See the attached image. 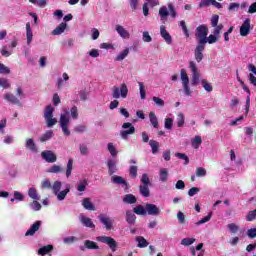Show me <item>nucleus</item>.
<instances>
[{
    "mask_svg": "<svg viewBox=\"0 0 256 256\" xmlns=\"http://www.w3.org/2000/svg\"><path fill=\"white\" fill-rule=\"evenodd\" d=\"M61 187H63V183L57 180L52 184L51 190L58 201H65V197H67V195H69V192L71 191V186L67 185L66 188L62 191Z\"/></svg>",
    "mask_w": 256,
    "mask_h": 256,
    "instance_id": "f257e3e1",
    "label": "nucleus"
},
{
    "mask_svg": "<svg viewBox=\"0 0 256 256\" xmlns=\"http://www.w3.org/2000/svg\"><path fill=\"white\" fill-rule=\"evenodd\" d=\"M69 121L71 119L69 118V110L64 109L63 112L60 114V127L62 129V132L66 137H69L71 135V131H69Z\"/></svg>",
    "mask_w": 256,
    "mask_h": 256,
    "instance_id": "f03ea898",
    "label": "nucleus"
},
{
    "mask_svg": "<svg viewBox=\"0 0 256 256\" xmlns=\"http://www.w3.org/2000/svg\"><path fill=\"white\" fill-rule=\"evenodd\" d=\"M207 35H209V28L202 24L196 28L195 37L198 39V45H207Z\"/></svg>",
    "mask_w": 256,
    "mask_h": 256,
    "instance_id": "7ed1b4c3",
    "label": "nucleus"
},
{
    "mask_svg": "<svg viewBox=\"0 0 256 256\" xmlns=\"http://www.w3.org/2000/svg\"><path fill=\"white\" fill-rule=\"evenodd\" d=\"M129 94V88L127 84L122 83L120 87L114 86L112 88V97L113 99H127V95Z\"/></svg>",
    "mask_w": 256,
    "mask_h": 256,
    "instance_id": "20e7f679",
    "label": "nucleus"
},
{
    "mask_svg": "<svg viewBox=\"0 0 256 256\" xmlns=\"http://www.w3.org/2000/svg\"><path fill=\"white\" fill-rule=\"evenodd\" d=\"M54 111H55V108H53V106L51 105L47 106L44 111V119L46 121V125L48 128H51L54 125H57V118H53Z\"/></svg>",
    "mask_w": 256,
    "mask_h": 256,
    "instance_id": "39448f33",
    "label": "nucleus"
},
{
    "mask_svg": "<svg viewBox=\"0 0 256 256\" xmlns=\"http://www.w3.org/2000/svg\"><path fill=\"white\" fill-rule=\"evenodd\" d=\"M122 129L125 130L120 131V137L124 139V141H127V139H129V135H135V126H133L131 122H125L122 125Z\"/></svg>",
    "mask_w": 256,
    "mask_h": 256,
    "instance_id": "423d86ee",
    "label": "nucleus"
},
{
    "mask_svg": "<svg viewBox=\"0 0 256 256\" xmlns=\"http://www.w3.org/2000/svg\"><path fill=\"white\" fill-rule=\"evenodd\" d=\"M96 240L99 241V243H104L105 245H108L112 253H115V251H117V247H118L117 241H115V239H113L112 237L98 236Z\"/></svg>",
    "mask_w": 256,
    "mask_h": 256,
    "instance_id": "0eeeda50",
    "label": "nucleus"
},
{
    "mask_svg": "<svg viewBox=\"0 0 256 256\" xmlns=\"http://www.w3.org/2000/svg\"><path fill=\"white\" fill-rule=\"evenodd\" d=\"M189 69L192 73V85H198L200 74H199V68H197V63H195V61H190Z\"/></svg>",
    "mask_w": 256,
    "mask_h": 256,
    "instance_id": "6e6552de",
    "label": "nucleus"
},
{
    "mask_svg": "<svg viewBox=\"0 0 256 256\" xmlns=\"http://www.w3.org/2000/svg\"><path fill=\"white\" fill-rule=\"evenodd\" d=\"M98 219L102 225H104L105 229L107 231H111L113 229V223H115V220L113 218L109 217L107 214H100L98 216Z\"/></svg>",
    "mask_w": 256,
    "mask_h": 256,
    "instance_id": "1a4fd4ad",
    "label": "nucleus"
},
{
    "mask_svg": "<svg viewBox=\"0 0 256 256\" xmlns=\"http://www.w3.org/2000/svg\"><path fill=\"white\" fill-rule=\"evenodd\" d=\"M41 157L46 163H56L57 155L51 150H45L41 152Z\"/></svg>",
    "mask_w": 256,
    "mask_h": 256,
    "instance_id": "9d476101",
    "label": "nucleus"
},
{
    "mask_svg": "<svg viewBox=\"0 0 256 256\" xmlns=\"http://www.w3.org/2000/svg\"><path fill=\"white\" fill-rule=\"evenodd\" d=\"M250 31H251V19L246 18L240 27L241 37H247V35H249Z\"/></svg>",
    "mask_w": 256,
    "mask_h": 256,
    "instance_id": "9b49d317",
    "label": "nucleus"
},
{
    "mask_svg": "<svg viewBox=\"0 0 256 256\" xmlns=\"http://www.w3.org/2000/svg\"><path fill=\"white\" fill-rule=\"evenodd\" d=\"M41 225H43V222H41V220L34 222L26 231L25 237H33V235H35V232L41 229Z\"/></svg>",
    "mask_w": 256,
    "mask_h": 256,
    "instance_id": "f8f14e48",
    "label": "nucleus"
},
{
    "mask_svg": "<svg viewBox=\"0 0 256 256\" xmlns=\"http://www.w3.org/2000/svg\"><path fill=\"white\" fill-rule=\"evenodd\" d=\"M203 51H205V44H197L194 50V57L197 63L203 61Z\"/></svg>",
    "mask_w": 256,
    "mask_h": 256,
    "instance_id": "ddd939ff",
    "label": "nucleus"
},
{
    "mask_svg": "<svg viewBox=\"0 0 256 256\" xmlns=\"http://www.w3.org/2000/svg\"><path fill=\"white\" fill-rule=\"evenodd\" d=\"M160 36L164 39L167 45H171V43H173V37H171V34L167 31L165 25L160 26Z\"/></svg>",
    "mask_w": 256,
    "mask_h": 256,
    "instance_id": "4468645a",
    "label": "nucleus"
},
{
    "mask_svg": "<svg viewBox=\"0 0 256 256\" xmlns=\"http://www.w3.org/2000/svg\"><path fill=\"white\" fill-rule=\"evenodd\" d=\"M116 33L120 35L121 39H130L131 38V33L128 32V30L125 29V27L121 25H116L115 27Z\"/></svg>",
    "mask_w": 256,
    "mask_h": 256,
    "instance_id": "2eb2a0df",
    "label": "nucleus"
},
{
    "mask_svg": "<svg viewBox=\"0 0 256 256\" xmlns=\"http://www.w3.org/2000/svg\"><path fill=\"white\" fill-rule=\"evenodd\" d=\"M146 213L148 215L157 216V215L161 214V210L159 209V207H157V205L147 203L146 204Z\"/></svg>",
    "mask_w": 256,
    "mask_h": 256,
    "instance_id": "dca6fc26",
    "label": "nucleus"
},
{
    "mask_svg": "<svg viewBox=\"0 0 256 256\" xmlns=\"http://www.w3.org/2000/svg\"><path fill=\"white\" fill-rule=\"evenodd\" d=\"M80 223H82L84 227H88L89 229H95V224L93 223V220L83 214L80 215Z\"/></svg>",
    "mask_w": 256,
    "mask_h": 256,
    "instance_id": "f3484780",
    "label": "nucleus"
},
{
    "mask_svg": "<svg viewBox=\"0 0 256 256\" xmlns=\"http://www.w3.org/2000/svg\"><path fill=\"white\" fill-rule=\"evenodd\" d=\"M80 249L81 251H85V249L97 250L99 249V245H97L95 242L91 240H85L84 246H81Z\"/></svg>",
    "mask_w": 256,
    "mask_h": 256,
    "instance_id": "a211bd4d",
    "label": "nucleus"
},
{
    "mask_svg": "<svg viewBox=\"0 0 256 256\" xmlns=\"http://www.w3.org/2000/svg\"><path fill=\"white\" fill-rule=\"evenodd\" d=\"M82 207H84L86 211H95V204L91 202V198H83Z\"/></svg>",
    "mask_w": 256,
    "mask_h": 256,
    "instance_id": "6ab92c4d",
    "label": "nucleus"
},
{
    "mask_svg": "<svg viewBox=\"0 0 256 256\" xmlns=\"http://www.w3.org/2000/svg\"><path fill=\"white\" fill-rule=\"evenodd\" d=\"M25 147L32 153H37V145L35 144V140L33 138H28L25 141Z\"/></svg>",
    "mask_w": 256,
    "mask_h": 256,
    "instance_id": "aec40b11",
    "label": "nucleus"
},
{
    "mask_svg": "<svg viewBox=\"0 0 256 256\" xmlns=\"http://www.w3.org/2000/svg\"><path fill=\"white\" fill-rule=\"evenodd\" d=\"M107 167L109 175H114V173H117V162H115V160L109 159L107 161Z\"/></svg>",
    "mask_w": 256,
    "mask_h": 256,
    "instance_id": "412c9836",
    "label": "nucleus"
},
{
    "mask_svg": "<svg viewBox=\"0 0 256 256\" xmlns=\"http://www.w3.org/2000/svg\"><path fill=\"white\" fill-rule=\"evenodd\" d=\"M26 39H27V45H31L33 42V29H31V23H26Z\"/></svg>",
    "mask_w": 256,
    "mask_h": 256,
    "instance_id": "4be33fe9",
    "label": "nucleus"
},
{
    "mask_svg": "<svg viewBox=\"0 0 256 256\" xmlns=\"http://www.w3.org/2000/svg\"><path fill=\"white\" fill-rule=\"evenodd\" d=\"M135 221H137V216H135V213L131 210L126 211V223L128 225H135Z\"/></svg>",
    "mask_w": 256,
    "mask_h": 256,
    "instance_id": "5701e85b",
    "label": "nucleus"
},
{
    "mask_svg": "<svg viewBox=\"0 0 256 256\" xmlns=\"http://www.w3.org/2000/svg\"><path fill=\"white\" fill-rule=\"evenodd\" d=\"M65 29H67V23L62 22L52 31V35H63Z\"/></svg>",
    "mask_w": 256,
    "mask_h": 256,
    "instance_id": "b1692460",
    "label": "nucleus"
},
{
    "mask_svg": "<svg viewBox=\"0 0 256 256\" xmlns=\"http://www.w3.org/2000/svg\"><path fill=\"white\" fill-rule=\"evenodd\" d=\"M159 15L160 21H162V23H165V21H167V17H169V10L167 9V6L160 7Z\"/></svg>",
    "mask_w": 256,
    "mask_h": 256,
    "instance_id": "393cba45",
    "label": "nucleus"
},
{
    "mask_svg": "<svg viewBox=\"0 0 256 256\" xmlns=\"http://www.w3.org/2000/svg\"><path fill=\"white\" fill-rule=\"evenodd\" d=\"M111 181L115 184V185H124V187H128L127 181H125V179H123V177L121 176H117V175H113L111 177Z\"/></svg>",
    "mask_w": 256,
    "mask_h": 256,
    "instance_id": "a878e982",
    "label": "nucleus"
},
{
    "mask_svg": "<svg viewBox=\"0 0 256 256\" xmlns=\"http://www.w3.org/2000/svg\"><path fill=\"white\" fill-rule=\"evenodd\" d=\"M4 99L9 103H13L14 105H21V101L11 93H7L6 95H4Z\"/></svg>",
    "mask_w": 256,
    "mask_h": 256,
    "instance_id": "bb28decb",
    "label": "nucleus"
},
{
    "mask_svg": "<svg viewBox=\"0 0 256 256\" xmlns=\"http://www.w3.org/2000/svg\"><path fill=\"white\" fill-rule=\"evenodd\" d=\"M28 196L30 199H33L34 201H39L41 199V196L37 193V189L35 187H31L28 190Z\"/></svg>",
    "mask_w": 256,
    "mask_h": 256,
    "instance_id": "cd10ccee",
    "label": "nucleus"
},
{
    "mask_svg": "<svg viewBox=\"0 0 256 256\" xmlns=\"http://www.w3.org/2000/svg\"><path fill=\"white\" fill-rule=\"evenodd\" d=\"M87 185H89V182H87V179L80 180L76 185V189L80 193H83V191L87 189Z\"/></svg>",
    "mask_w": 256,
    "mask_h": 256,
    "instance_id": "c85d7f7f",
    "label": "nucleus"
},
{
    "mask_svg": "<svg viewBox=\"0 0 256 256\" xmlns=\"http://www.w3.org/2000/svg\"><path fill=\"white\" fill-rule=\"evenodd\" d=\"M149 120L154 129H159V120L157 119V115H155L153 112H150Z\"/></svg>",
    "mask_w": 256,
    "mask_h": 256,
    "instance_id": "c756f323",
    "label": "nucleus"
},
{
    "mask_svg": "<svg viewBox=\"0 0 256 256\" xmlns=\"http://www.w3.org/2000/svg\"><path fill=\"white\" fill-rule=\"evenodd\" d=\"M123 202L128 203V205H133V204L137 203V198L133 194H126L123 197Z\"/></svg>",
    "mask_w": 256,
    "mask_h": 256,
    "instance_id": "7c9ffc66",
    "label": "nucleus"
},
{
    "mask_svg": "<svg viewBox=\"0 0 256 256\" xmlns=\"http://www.w3.org/2000/svg\"><path fill=\"white\" fill-rule=\"evenodd\" d=\"M136 241L138 243L137 247L140 249H145V247L149 245V242H147V239H145L143 236L136 237Z\"/></svg>",
    "mask_w": 256,
    "mask_h": 256,
    "instance_id": "2f4dec72",
    "label": "nucleus"
},
{
    "mask_svg": "<svg viewBox=\"0 0 256 256\" xmlns=\"http://www.w3.org/2000/svg\"><path fill=\"white\" fill-rule=\"evenodd\" d=\"M159 177L162 183L167 182V179H169V171H167V168L160 169Z\"/></svg>",
    "mask_w": 256,
    "mask_h": 256,
    "instance_id": "473e14b6",
    "label": "nucleus"
},
{
    "mask_svg": "<svg viewBox=\"0 0 256 256\" xmlns=\"http://www.w3.org/2000/svg\"><path fill=\"white\" fill-rule=\"evenodd\" d=\"M149 187L150 186L143 184L139 186L140 195H142V197H149V195L151 194Z\"/></svg>",
    "mask_w": 256,
    "mask_h": 256,
    "instance_id": "72a5a7b5",
    "label": "nucleus"
},
{
    "mask_svg": "<svg viewBox=\"0 0 256 256\" xmlns=\"http://www.w3.org/2000/svg\"><path fill=\"white\" fill-rule=\"evenodd\" d=\"M53 135H55V134L53 133V130H48V131H46V132H45L44 134H42L41 137H40L41 143H45V141H49V140L53 137Z\"/></svg>",
    "mask_w": 256,
    "mask_h": 256,
    "instance_id": "f704fd0d",
    "label": "nucleus"
},
{
    "mask_svg": "<svg viewBox=\"0 0 256 256\" xmlns=\"http://www.w3.org/2000/svg\"><path fill=\"white\" fill-rule=\"evenodd\" d=\"M47 173H55V174L63 173V167H61L60 165L54 164L47 169Z\"/></svg>",
    "mask_w": 256,
    "mask_h": 256,
    "instance_id": "c9c22d12",
    "label": "nucleus"
},
{
    "mask_svg": "<svg viewBox=\"0 0 256 256\" xmlns=\"http://www.w3.org/2000/svg\"><path fill=\"white\" fill-rule=\"evenodd\" d=\"M129 48L124 49L122 52H120L114 59V61H123L126 59V57L129 55Z\"/></svg>",
    "mask_w": 256,
    "mask_h": 256,
    "instance_id": "e433bc0d",
    "label": "nucleus"
},
{
    "mask_svg": "<svg viewBox=\"0 0 256 256\" xmlns=\"http://www.w3.org/2000/svg\"><path fill=\"white\" fill-rule=\"evenodd\" d=\"M149 145L151 147L152 154L157 155V153H159V142L156 140H150Z\"/></svg>",
    "mask_w": 256,
    "mask_h": 256,
    "instance_id": "4c0bfd02",
    "label": "nucleus"
},
{
    "mask_svg": "<svg viewBox=\"0 0 256 256\" xmlns=\"http://www.w3.org/2000/svg\"><path fill=\"white\" fill-rule=\"evenodd\" d=\"M51 251H53V245H47V246H44V247H41L39 250H38V253L39 255H47L48 253H51Z\"/></svg>",
    "mask_w": 256,
    "mask_h": 256,
    "instance_id": "58836bf2",
    "label": "nucleus"
},
{
    "mask_svg": "<svg viewBox=\"0 0 256 256\" xmlns=\"http://www.w3.org/2000/svg\"><path fill=\"white\" fill-rule=\"evenodd\" d=\"M203 143V139H201V136H195L191 140V145L194 149H199V146Z\"/></svg>",
    "mask_w": 256,
    "mask_h": 256,
    "instance_id": "ea45409f",
    "label": "nucleus"
},
{
    "mask_svg": "<svg viewBox=\"0 0 256 256\" xmlns=\"http://www.w3.org/2000/svg\"><path fill=\"white\" fill-rule=\"evenodd\" d=\"M133 211L136 215H147V209L143 205H138L133 208Z\"/></svg>",
    "mask_w": 256,
    "mask_h": 256,
    "instance_id": "a19ab883",
    "label": "nucleus"
},
{
    "mask_svg": "<svg viewBox=\"0 0 256 256\" xmlns=\"http://www.w3.org/2000/svg\"><path fill=\"white\" fill-rule=\"evenodd\" d=\"M10 201L11 203H15V201H25V196L19 191H14V198L10 199Z\"/></svg>",
    "mask_w": 256,
    "mask_h": 256,
    "instance_id": "79ce46f5",
    "label": "nucleus"
},
{
    "mask_svg": "<svg viewBox=\"0 0 256 256\" xmlns=\"http://www.w3.org/2000/svg\"><path fill=\"white\" fill-rule=\"evenodd\" d=\"M200 83L203 89H205L208 93H211V91H213V86L206 79H202Z\"/></svg>",
    "mask_w": 256,
    "mask_h": 256,
    "instance_id": "37998d69",
    "label": "nucleus"
},
{
    "mask_svg": "<svg viewBox=\"0 0 256 256\" xmlns=\"http://www.w3.org/2000/svg\"><path fill=\"white\" fill-rule=\"evenodd\" d=\"M73 171V159H69L66 166V177L69 179L71 177V173Z\"/></svg>",
    "mask_w": 256,
    "mask_h": 256,
    "instance_id": "c03bdc74",
    "label": "nucleus"
},
{
    "mask_svg": "<svg viewBox=\"0 0 256 256\" xmlns=\"http://www.w3.org/2000/svg\"><path fill=\"white\" fill-rule=\"evenodd\" d=\"M212 215H213V212H210L206 217H204L201 220H199L198 222H196L195 225L197 227H199V225H203L205 223H209V221H211Z\"/></svg>",
    "mask_w": 256,
    "mask_h": 256,
    "instance_id": "a18cd8bd",
    "label": "nucleus"
},
{
    "mask_svg": "<svg viewBox=\"0 0 256 256\" xmlns=\"http://www.w3.org/2000/svg\"><path fill=\"white\" fill-rule=\"evenodd\" d=\"M0 53H1L2 57H11L13 55V50H8L7 46L4 45V46H2Z\"/></svg>",
    "mask_w": 256,
    "mask_h": 256,
    "instance_id": "49530a36",
    "label": "nucleus"
},
{
    "mask_svg": "<svg viewBox=\"0 0 256 256\" xmlns=\"http://www.w3.org/2000/svg\"><path fill=\"white\" fill-rule=\"evenodd\" d=\"M180 79L182 81V85L186 84V83H189V76H187V71L185 69H181Z\"/></svg>",
    "mask_w": 256,
    "mask_h": 256,
    "instance_id": "de8ad7c7",
    "label": "nucleus"
},
{
    "mask_svg": "<svg viewBox=\"0 0 256 256\" xmlns=\"http://www.w3.org/2000/svg\"><path fill=\"white\" fill-rule=\"evenodd\" d=\"M195 241H196L195 238H183L181 240V245H183L184 247H189V245H193Z\"/></svg>",
    "mask_w": 256,
    "mask_h": 256,
    "instance_id": "09e8293b",
    "label": "nucleus"
},
{
    "mask_svg": "<svg viewBox=\"0 0 256 256\" xmlns=\"http://www.w3.org/2000/svg\"><path fill=\"white\" fill-rule=\"evenodd\" d=\"M107 149L112 157H117V148H115V145H113V143H108Z\"/></svg>",
    "mask_w": 256,
    "mask_h": 256,
    "instance_id": "8fccbe9b",
    "label": "nucleus"
},
{
    "mask_svg": "<svg viewBox=\"0 0 256 256\" xmlns=\"http://www.w3.org/2000/svg\"><path fill=\"white\" fill-rule=\"evenodd\" d=\"M183 125H185V115L179 112L177 115V126L183 127Z\"/></svg>",
    "mask_w": 256,
    "mask_h": 256,
    "instance_id": "3c124183",
    "label": "nucleus"
},
{
    "mask_svg": "<svg viewBox=\"0 0 256 256\" xmlns=\"http://www.w3.org/2000/svg\"><path fill=\"white\" fill-rule=\"evenodd\" d=\"M138 167L136 165H131L129 168V173H130V177L132 179H137V171H138Z\"/></svg>",
    "mask_w": 256,
    "mask_h": 256,
    "instance_id": "603ef678",
    "label": "nucleus"
},
{
    "mask_svg": "<svg viewBox=\"0 0 256 256\" xmlns=\"http://www.w3.org/2000/svg\"><path fill=\"white\" fill-rule=\"evenodd\" d=\"M140 183H142L141 185L151 186V180L149 179V176L147 175V173L142 174Z\"/></svg>",
    "mask_w": 256,
    "mask_h": 256,
    "instance_id": "864d4df0",
    "label": "nucleus"
},
{
    "mask_svg": "<svg viewBox=\"0 0 256 256\" xmlns=\"http://www.w3.org/2000/svg\"><path fill=\"white\" fill-rule=\"evenodd\" d=\"M139 85V91H140V98L145 99L147 97V92L145 91V85L143 82H138Z\"/></svg>",
    "mask_w": 256,
    "mask_h": 256,
    "instance_id": "5fc2aeb1",
    "label": "nucleus"
},
{
    "mask_svg": "<svg viewBox=\"0 0 256 256\" xmlns=\"http://www.w3.org/2000/svg\"><path fill=\"white\" fill-rule=\"evenodd\" d=\"M79 151H80V154L83 156L89 155V147H87L86 144H80Z\"/></svg>",
    "mask_w": 256,
    "mask_h": 256,
    "instance_id": "6e6d98bb",
    "label": "nucleus"
},
{
    "mask_svg": "<svg viewBox=\"0 0 256 256\" xmlns=\"http://www.w3.org/2000/svg\"><path fill=\"white\" fill-rule=\"evenodd\" d=\"M142 40L144 41V43H151V41H153V38L149 34V31H144L142 33Z\"/></svg>",
    "mask_w": 256,
    "mask_h": 256,
    "instance_id": "4d7b16f0",
    "label": "nucleus"
},
{
    "mask_svg": "<svg viewBox=\"0 0 256 256\" xmlns=\"http://www.w3.org/2000/svg\"><path fill=\"white\" fill-rule=\"evenodd\" d=\"M53 185H51V181L49 178H46L41 183V189H52Z\"/></svg>",
    "mask_w": 256,
    "mask_h": 256,
    "instance_id": "13d9d810",
    "label": "nucleus"
},
{
    "mask_svg": "<svg viewBox=\"0 0 256 256\" xmlns=\"http://www.w3.org/2000/svg\"><path fill=\"white\" fill-rule=\"evenodd\" d=\"M175 157H178V159H182L184 162V165H189V156L183 153H176Z\"/></svg>",
    "mask_w": 256,
    "mask_h": 256,
    "instance_id": "bf43d9fd",
    "label": "nucleus"
},
{
    "mask_svg": "<svg viewBox=\"0 0 256 256\" xmlns=\"http://www.w3.org/2000/svg\"><path fill=\"white\" fill-rule=\"evenodd\" d=\"M164 127L171 131L173 129V118H165Z\"/></svg>",
    "mask_w": 256,
    "mask_h": 256,
    "instance_id": "052dcab7",
    "label": "nucleus"
},
{
    "mask_svg": "<svg viewBox=\"0 0 256 256\" xmlns=\"http://www.w3.org/2000/svg\"><path fill=\"white\" fill-rule=\"evenodd\" d=\"M256 219V209L249 211L246 216V221H255Z\"/></svg>",
    "mask_w": 256,
    "mask_h": 256,
    "instance_id": "680f3d73",
    "label": "nucleus"
},
{
    "mask_svg": "<svg viewBox=\"0 0 256 256\" xmlns=\"http://www.w3.org/2000/svg\"><path fill=\"white\" fill-rule=\"evenodd\" d=\"M239 7H240V4H239V3H237V2H232V3H230L229 6H228V11H231V12H233V11H239Z\"/></svg>",
    "mask_w": 256,
    "mask_h": 256,
    "instance_id": "e2e57ef3",
    "label": "nucleus"
},
{
    "mask_svg": "<svg viewBox=\"0 0 256 256\" xmlns=\"http://www.w3.org/2000/svg\"><path fill=\"white\" fill-rule=\"evenodd\" d=\"M180 27L186 37H189V30L187 29V24H185V20L180 21Z\"/></svg>",
    "mask_w": 256,
    "mask_h": 256,
    "instance_id": "0e129e2a",
    "label": "nucleus"
},
{
    "mask_svg": "<svg viewBox=\"0 0 256 256\" xmlns=\"http://www.w3.org/2000/svg\"><path fill=\"white\" fill-rule=\"evenodd\" d=\"M31 209H33V211H41V203H39L37 200H34L31 204H30Z\"/></svg>",
    "mask_w": 256,
    "mask_h": 256,
    "instance_id": "69168bd1",
    "label": "nucleus"
},
{
    "mask_svg": "<svg viewBox=\"0 0 256 256\" xmlns=\"http://www.w3.org/2000/svg\"><path fill=\"white\" fill-rule=\"evenodd\" d=\"M218 39H219V36L215 34L209 35V37H207V43H209V45H213V43H217Z\"/></svg>",
    "mask_w": 256,
    "mask_h": 256,
    "instance_id": "338daca9",
    "label": "nucleus"
},
{
    "mask_svg": "<svg viewBox=\"0 0 256 256\" xmlns=\"http://www.w3.org/2000/svg\"><path fill=\"white\" fill-rule=\"evenodd\" d=\"M182 86L184 89V95H186L187 97H191L192 92H191V87H189V83L182 84Z\"/></svg>",
    "mask_w": 256,
    "mask_h": 256,
    "instance_id": "774afa93",
    "label": "nucleus"
}]
</instances>
